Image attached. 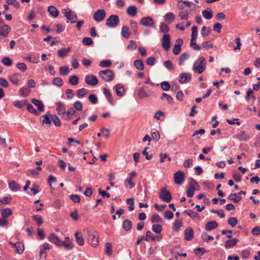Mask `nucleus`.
<instances>
[{"label":"nucleus","instance_id":"48","mask_svg":"<svg viewBox=\"0 0 260 260\" xmlns=\"http://www.w3.org/2000/svg\"><path fill=\"white\" fill-rule=\"evenodd\" d=\"M52 83L54 85L57 86L58 87H60L63 85V82L61 78L55 77L53 79Z\"/></svg>","mask_w":260,"mask_h":260},{"label":"nucleus","instance_id":"47","mask_svg":"<svg viewBox=\"0 0 260 260\" xmlns=\"http://www.w3.org/2000/svg\"><path fill=\"white\" fill-rule=\"evenodd\" d=\"M159 29L161 32L164 33L165 34H167V33L170 30L169 27L165 23H160Z\"/></svg>","mask_w":260,"mask_h":260},{"label":"nucleus","instance_id":"28","mask_svg":"<svg viewBox=\"0 0 260 260\" xmlns=\"http://www.w3.org/2000/svg\"><path fill=\"white\" fill-rule=\"evenodd\" d=\"M14 247L16 248V251L18 254H21L23 252L24 249L23 244L20 242L15 243L14 245Z\"/></svg>","mask_w":260,"mask_h":260},{"label":"nucleus","instance_id":"16","mask_svg":"<svg viewBox=\"0 0 260 260\" xmlns=\"http://www.w3.org/2000/svg\"><path fill=\"white\" fill-rule=\"evenodd\" d=\"M193 229L190 227L187 228L184 231V239L186 241H189L193 239Z\"/></svg>","mask_w":260,"mask_h":260},{"label":"nucleus","instance_id":"21","mask_svg":"<svg viewBox=\"0 0 260 260\" xmlns=\"http://www.w3.org/2000/svg\"><path fill=\"white\" fill-rule=\"evenodd\" d=\"M31 102L38 107V109L39 111H43L44 110V106L41 101L32 99L31 100Z\"/></svg>","mask_w":260,"mask_h":260},{"label":"nucleus","instance_id":"17","mask_svg":"<svg viewBox=\"0 0 260 260\" xmlns=\"http://www.w3.org/2000/svg\"><path fill=\"white\" fill-rule=\"evenodd\" d=\"M22 76L20 73H15L9 77L10 81L14 85H18Z\"/></svg>","mask_w":260,"mask_h":260},{"label":"nucleus","instance_id":"62","mask_svg":"<svg viewBox=\"0 0 260 260\" xmlns=\"http://www.w3.org/2000/svg\"><path fill=\"white\" fill-rule=\"evenodd\" d=\"M126 203L129 205L128 207V210L130 211L134 210V202L133 198H128L126 200Z\"/></svg>","mask_w":260,"mask_h":260},{"label":"nucleus","instance_id":"60","mask_svg":"<svg viewBox=\"0 0 260 260\" xmlns=\"http://www.w3.org/2000/svg\"><path fill=\"white\" fill-rule=\"evenodd\" d=\"M161 89L164 91H168L171 87L170 84L167 81H163L160 84Z\"/></svg>","mask_w":260,"mask_h":260},{"label":"nucleus","instance_id":"14","mask_svg":"<svg viewBox=\"0 0 260 260\" xmlns=\"http://www.w3.org/2000/svg\"><path fill=\"white\" fill-rule=\"evenodd\" d=\"M61 246H63L67 250H70L73 248L72 240L69 237H66L63 241H61Z\"/></svg>","mask_w":260,"mask_h":260},{"label":"nucleus","instance_id":"20","mask_svg":"<svg viewBox=\"0 0 260 260\" xmlns=\"http://www.w3.org/2000/svg\"><path fill=\"white\" fill-rule=\"evenodd\" d=\"M11 29L9 25L5 24L0 28V36L7 37Z\"/></svg>","mask_w":260,"mask_h":260},{"label":"nucleus","instance_id":"8","mask_svg":"<svg viewBox=\"0 0 260 260\" xmlns=\"http://www.w3.org/2000/svg\"><path fill=\"white\" fill-rule=\"evenodd\" d=\"M140 24L145 27H152L154 25V21L151 17L147 16L140 19Z\"/></svg>","mask_w":260,"mask_h":260},{"label":"nucleus","instance_id":"33","mask_svg":"<svg viewBox=\"0 0 260 260\" xmlns=\"http://www.w3.org/2000/svg\"><path fill=\"white\" fill-rule=\"evenodd\" d=\"M12 210L8 208L2 209L1 214L3 218H6L12 215Z\"/></svg>","mask_w":260,"mask_h":260},{"label":"nucleus","instance_id":"15","mask_svg":"<svg viewBox=\"0 0 260 260\" xmlns=\"http://www.w3.org/2000/svg\"><path fill=\"white\" fill-rule=\"evenodd\" d=\"M191 75L190 73H182L180 75L179 81L181 84L187 83L191 80Z\"/></svg>","mask_w":260,"mask_h":260},{"label":"nucleus","instance_id":"39","mask_svg":"<svg viewBox=\"0 0 260 260\" xmlns=\"http://www.w3.org/2000/svg\"><path fill=\"white\" fill-rule=\"evenodd\" d=\"M189 54L188 53H182L179 58L178 63L179 66H182L184 63V61L189 58Z\"/></svg>","mask_w":260,"mask_h":260},{"label":"nucleus","instance_id":"29","mask_svg":"<svg viewBox=\"0 0 260 260\" xmlns=\"http://www.w3.org/2000/svg\"><path fill=\"white\" fill-rule=\"evenodd\" d=\"M75 237L76 241L78 245L80 246H83L84 245V238L79 233L76 232L75 234Z\"/></svg>","mask_w":260,"mask_h":260},{"label":"nucleus","instance_id":"38","mask_svg":"<svg viewBox=\"0 0 260 260\" xmlns=\"http://www.w3.org/2000/svg\"><path fill=\"white\" fill-rule=\"evenodd\" d=\"M146 234L147 238H150L152 241H154L155 239L160 241L162 238L161 236H153L150 231H147Z\"/></svg>","mask_w":260,"mask_h":260},{"label":"nucleus","instance_id":"34","mask_svg":"<svg viewBox=\"0 0 260 260\" xmlns=\"http://www.w3.org/2000/svg\"><path fill=\"white\" fill-rule=\"evenodd\" d=\"M228 199L233 201L235 203H238L241 200L242 197L240 196H238L236 193H231L228 197Z\"/></svg>","mask_w":260,"mask_h":260},{"label":"nucleus","instance_id":"22","mask_svg":"<svg viewBox=\"0 0 260 260\" xmlns=\"http://www.w3.org/2000/svg\"><path fill=\"white\" fill-rule=\"evenodd\" d=\"M48 11L51 16L56 18L59 15V11L57 9L53 6H50L48 7Z\"/></svg>","mask_w":260,"mask_h":260},{"label":"nucleus","instance_id":"56","mask_svg":"<svg viewBox=\"0 0 260 260\" xmlns=\"http://www.w3.org/2000/svg\"><path fill=\"white\" fill-rule=\"evenodd\" d=\"M27 106V111L31 113H32L34 114H35V115H39V113L38 111H37L34 107L33 106L31 105V104H27L26 105Z\"/></svg>","mask_w":260,"mask_h":260},{"label":"nucleus","instance_id":"44","mask_svg":"<svg viewBox=\"0 0 260 260\" xmlns=\"http://www.w3.org/2000/svg\"><path fill=\"white\" fill-rule=\"evenodd\" d=\"M151 137L152 138V139L155 141L157 142L159 139H160V135L157 130L154 129L151 131Z\"/></svg>","mask_w":260,"mask_h":260},{"label":"nucleus","instance_id":"63","mask_svg":"<svg viewBox=\"0 0 260 260\" xmlns=\"http://www.w3.org/2000/svg\"><path fill=\"white\" fill-rule=\"evenodd\" d=\"M228 222V224L231 225L232 227H234L238 223V220L235 217H230L229 218Z\"/></svg>","mask_w":260,"mask_h":260},{"label":"nucleus","instance_id":"12","mask_svg":"<svg viewBox=\"0 0 260 260\" xmlns=\"http://www.w3.org/2000/svg\"><path fill=\"white\" fill-rule=\"evenodd\" d=\"M68 12L66 13V17L68 21L67 22L70 21L71 23H74L77 22L78 17L76 14H74L72 11L68 8Z\"/></svg>","mask_w":260,"mask_h":260},{"label":"nucleus","instance_id":"27","mask_svg":"<svg viewBox=\"0 0 260 260\" xmlns=\"http://www.w3.org/2000/svg\"><path fill=\"white\" fill-rule=\"evenodd\" d=\"M138 12L137 8L135 6H131L129 7L126 10L127 14L132 17H134L136 15Z\"/></svg>","mask_w":260,"mask_h":260},{"label":"nucleus","instance_id":"49","mask_svg":"<svg viewBox=\"0 0 260 260\" xmlns=\"http://www.w3.org/2000/svg\"><path fill=\"white\" fill-rule=\"evenodd\" d=\"M88 92H89V91L87 89H85L84 88H81V89H80L77 90V96L78 98L83 97L85 95L87 94Z\"/></svg>","mask_w":260,"mask_h":260},{"label":"nucleus","instance_id":"57","mask_svg":"<svg viewBox=\"0 0 260 260\" xmlns=\"http://www.w3.org/2000/svg\"><path fill=\"white\" fill-rule=\"evenodd\" d=\"M152 230L157 234H159L162 231V226L158 224H153L152 226Z\"/></svg>","mask_w":260,"mask_h":260},{"label":"nucleus","instance_id":"51","mask_svg":"<svg viewBox=\"0 0 260 260\" xmlns=\"http://www.w3.org/2000/svg\"><path fill=\"white\" fill-rule=\"evenodd\" d=\"M29 92L30 90L25 87H23L19 89L20 94L24 97H27Z\"/></svg>","mask_w":260,"mask_h":260},{"label":"nucleus","instance_id":"52","mask_svg":"<svg viewBox=\"0 0 260 260\" xmlns=\"http://www.w3.org/2000/svg\"><path fill=\"white\" fill-rule=\"evenodd\" d=\"M112 64L110 60H103L100 62L99 66L102 68H108Z\"/></svg>","mask_w":260,"mask_h":260},{"label":"nucleus","instance_id":"5","mask_svg":"<svg viewBox=\"0 0 260 260\" xmlns=\"http://www.w3.org/2000/svg\"><path fill=\"white\" fill-rule=\"evenodd\" d=\"M88 242L93 247H96L99 244V238L97 233L95 231L93 232H88Z\"/></svg>","mask_w":260,"mask_h":260},{"label":"nucleus","instance_id":"26","mask_svg":"<svg viewBox=\"0 0 260 260\" xmlns=\"http://www.w3.org/2000/svg\"><path fill=\"white\" fill-rule=\"evenodd\" d=\"M238 241V239L236 238L228 240L225 242L224 247L226 248L233 247L236 245Z\"/></svg>","mask_w":260,"mask_h":260},{"label":"nucleus","instance_id":"19","mask_svg":"<svg viewBox=\"0 0 260 260\" xmlns=\"http://www.w3.org/2000/svg\"><path fill=\"white\" fill-rule=\"evenodd\" d=\"M56 111L58 115H63L66 114V107L61 102H58L56 104Z\"/></svg>","mask_w":260,"mask_h":260},{"label":"nucleus","instance_id":"13","mask_svg":"<svg viewBox=\"0 0 260 260\" xmlns=\"http://www.w3.org/2000/svg\"><path fill=\"white\" fill-rule=\"evenodd\" d=\"M48 240L57 246H61V240L54 233H51L48 238Z\"/></svg>","mask_w":260,"mask_h":260},{"label":"nucleus","instance_id":"41","mask_svg":"<svg viewBox=\"0 0 260 260\" xmlns=\"http://www.w3.org/2000/svg\"><path fill=\"white\" fill-rule=\"evenodd\" d=\"M135 67L139 70H143L144 66L143 62L141 59H137L134 61Z\"/></svg>","mask_w":260,"mask_h":260},{"label":"nucleus","instance_id":"18","mask_svg":"<svg viewBox=\"0 0 260 260\" xmlns=\"http://www.w3.org/2000/svg\"><path fill=\"white\" fill-rule=\"evenodd\" d=\"M217 226V222L214 220H212L208 221L206 223L205 229L207 231H211L216 229Z\"/></svg>","mask_w":260,"mask_h":260},{"label":"nucleus","instance_id":"36","mask_svg":"<svg viewBox=\"0 0 260 260\" xmlns=\"http://www.w3.org/2000/svg\"><path fill=\"white\" fill-rule=\"evenodd\" d=\"M104 93L108 101L111 104H113V99L112 94L110 93L109 90L107 88L104 89Z\"/></svg>","mask_w":260,"mask_h":260},{"label":"nucleus","instance_id":"50","mask_svg":"<svg viewBox=\"0 0 260 260\" xmlns=\"http://www.w3.org/2000/svg\"><path fill=\"white\" fill-rule=\"evenodd\" d=\"M196 40L197 39H194V40L191 39L190 45L194 50L199 51L201 50V47L199 45L197 44Z\"/></svg>","mask_w":260,"mask_h":260},{"label":"nucleus","instance_id":"46","mask_svg":"<svg viewBox=\"0 0 260 260\" xmlns=\"http://www.w3.org/2000/svg\"><path fill=\"white\" fill-rule=\"evenodd\" d=\"M201 238L203 241L206 242H209L210 241L214 240V237L212 236L207 235V234L205 232L202 233Z\"/></svg>","mask_w":260,"mask_h":260},{"label":"nucleus","instance_id":"64","mask_svg":"<svg viewBox=\"0 0 260 260\" xmlns=\"http://www.w3.org/2000/svg\"><path fill=\"white\" fill-rule=\"evenodd\" d=\"M16 67L23 72H24L27 70L26 65L23 62H19L17 63Z\"/></svg>","mask_w":260,"mask_h":260},{"label":"nucleus","instance_id":"54","mask_svg":"<svg viewBox=\"0 0 260 260\" xmlns=\"http://www.w3.org/2000/svg\"><path fill=\"white\" fill-rule=\"evenodd\" d=\"M59 74L61 75H67L69 73V69L68 66L61 67L59 69Z\"/></svg>","mask_w":260,"mask_h":260},{"label":"nucleus","instance_id":"1","mask_svg":"<svg viewBox=\"0 0 260 260\" xmlns=\"http://www.w3.org/2000/svg\"><path fill=\"white\" fill-rule=\"evenodd\" d=\"M206 64L205 57H200L193 63L192 70L197 74H202L206 70Z\"/></svg>","mask_w":260,"mask_h":260},{"label":"nucleus","instance_id":"7","mask_svg":"<svg viewBox=\"0 0 260 260\" xmlns=\"http://www.w3.org/2000/svg\"><path fill=\"white\" fill-rule=\"evenodd\" d=\"M51 114L49 113H47L46 114L43 115L41 116V119L43 125H44L45 127L48 128L50 127L52 121H51Z\"/></svg>","mask_w":260,"mask_h":260},{"label":"nucleus","instance_id":"53","mask_svg":"<svg viewBox=\"0 0 260 260\" xmlns=\"http://www.w3.org/2000/svg\"><path fill=\"white\" fill-rule=\"evenodd\" d=\"M12 200V197L10 196H6L0 199V205L1 204H8L10 203Z\"/></svg>","mask_w":260,"mask_h":260},{"label":"nucleus","instance_id":"3","mask_svg":"<svg viewBox=\"0 0 260 260\" xmlns=\"http://www.w3.org/2000/svg\"><path fill=\"white\" fill-rule=\"evenodd\" d=\"M120 22L119 18L117 15H111L106 20V25L109 27L114 28Z\"/></svg>","mask_w":260,"mask_h":260},{"label":"nucleus","instance_id":"23","mask_svg":"<svg viewBox=\"0 0 260 260\" xmlns=\"http://www.w3.org/2000/svg\"><path fill=\"white\" fill-rule=\"evenodd\" d=\"M71 48L68 47L67 48H62L57 51V55L60 58L66 57L68 53L70 52Z\"/></svg>","mask_w":260,"mask_h":260},{"label":"nucleus","instance_id":"42","mask_svg":"<svg viewBox=\"0 0 260 260\" xmlns=\"http://www.w3.org/2000/svg\"><path fill=\"white\" fill-rule=\"evenodd\" d=\"M32 219L37 222V225L38 226H41L43 223L42 217L40 215H34L32 216Z\"/></svg>","mask_w":260,"mask_h":260},{"label":"nucleus","instance_id":"61","mask_svg":"<svg viewBox=\"0 0 260 260\" xmlns=\"http://www.w3.org/2000/svg\"><path fill=\"white\" fill-rule=\"evenodd\" d=\"M138 96L141 99L145 98L148 96V94L146 93L144 89V87H142L138 92Z\"/></svg>","mask_w":260,"mask_h":260},{"label":"nucleus","instance_id":"45","mask_svg":"<svg viewBox=\"0 0 260 260\" xmlns=\"http://www.w3.org/2000/svg\"><path fill=\"white\" fill-rule=\"evenodd\" d=\"M69 83L72 85H76L79 82V78L76 75L71 76L69 79Z\"/></svg>","mask_w":260,"mask_h":260},{"label":"nucleus","instance_id":"9","mask_svg":"<svg viewBox=\"0 0 260 260\" xmlns=\"http://www.w3.org/2000/svg\"><path fill=\"white\" fill-rule=\"evenodd\" d=\"M106 15V13L104 10L99 9L94 13L93 18L95 21L100 22L105 19Z\"/></svg>","mask_w":260,"mask_h":260},{"label":"nucleus","instance_id":"55","mask_svg":"<svg viewBox=\"0 0 260 260\" xmlns=\"http://www.w3.org/2000/svg\"><path fill=\"white\" fill-rule=\"evenodd\" d=\"M162 220V219L160 216L157 214L153 215L151 218V222L152 223L160 222H161Z\"/></svg>","mask_w":260,"mask_h":260},{"label":"nucleus","instance_id":"25","mask_svg":"<svg viewBox=\"0 0 260 260\" xmlns=\"http://www.w3.org/2000/svg\"><path fill=\"white\" fill-rule=\"evenodd\" d=\"M9 187L13 191H18L21 188L20 185L15 181H11L9 183Z\"/></svg>","mask_w":260,"mask_h":260},{"label":"nucleus","instance_id":"2","mask_svg":"<svg viewBox=\"0 0 260 260\" xmlns=\"http://www.w3.org/2000/svg\"><path fill=\"white\" fill-rule=\"evenodd\" d=\"M100 77L107 82H110L113 80L114 74L111 70L107 69L106 70H102L100 71Z\"/></svg>","mask_w":260,"mask_h":260},{"label":"nucleus","instance_id":"31","mask_svg":"<svg viewBox=\"0 0 260 260\" xmlns=\"http://www.w3.org/2000/svg\"><path fill=\"white\" fill-rule=\"evenodd\" d=\"M122 228L125 231H129L132 228V223L131 220L128 219L124 220L123 221Z\"/></svg>","mask_w":260,"mask_h":260},{"label":"nucleus","instance_id":"32","mask_svg":"<svg viewBox=\"0 0 260 260\" xmlns=\"http://www.w3.org/2000/svg\"><path fill=\"white\" fill-rule=\"evenodd\" d=\"M131 32L129 31V28L126 26H123L121 29V35L124 38L127 39L129 37Z\"/></svg>","mask_w":260,"mask_h":260},{"label":"nucleus","instance_id":"58","mask_svg":"<svg viewBox=\"0 0 260 260\" xmlns=\"http://www.w3.org/2000/svg\"><path fill=\"white\" fill-rule=\"evenodd\" d=\"M82 43L86 46H89L93 43V40L89 37H84L82 39Z\"/></svg>","mask_w":260,"mask_h":260},{"label":"nucleus","instance_id":"59","mask_svg":"<svg viewBox=\"0 0 260 260\" xmlns=\"http://www.w3.org/2000/svg\"><path fill=\"white\" fill-rule=\"evenodd\" d=\"M183 225L181 220L177 219L174 223V228L175 230L178 232L180 230V228Z\"/></svg>","mask_w":260,"mask_h":260},{"label":"nucleus","instance_id":"11","mask_svg":"<svg viewBox=\"0 0 260 260\" xmlns=\"http://www.w3.org/2000/svg\"><path fill=\"white\" fill-rule=\"evenodd\" d=\"M85 82L89 85L95 86L98 84V79L93 75H87L85 78Z\"/></svg>","mask_w":260,"mask_h":260},{"label":"nucleus","instance_id":"6","mask_svg":"<svg viewBox=\"0 0 260 260\" xmlns=\"http://www.w3.org/2000/svg\"><path fill=\"white\" fill-rule=\"evenodd\" d=\"M161 46L165 51H168L171 46V37L169 34H164L161 39Z\"/></svg>","mask_w":260,"mask_h":260},{"label":"nucleus","instance_id":"4","mask_svg":"<svg viewBox=\"0 0 260 260\" xmlns=\"http://www.w3.org/2000/svg\"><path fill=\"white\" fill-rule=\"evenodd\" d=\"M159 198L166 203H169L172 200V195L166 188L162 187L159 193Z\"/></svg>","mask_w":260,"mask_h":260},{"label":"nucleus","instance_id":"43","mask_svg":"<svg viewBox=\"0 0 260 260\" xmlns=\"http://www.w3.org/2000/svg\"><path fill=\"white\" fill-rule=\"evenodd\" d=\"M1 62L4 65L6 66H11L13 63L12 60L8 56L4 57L2 59Z\"/></svg>","mask_w":260,"mask_h":260},{"label":"nucleus","instance_id":"24","mask_svg":"<svg viewBox=\"0 0 260 260\" xmlns=\"http://www.w3.org/2000/svg\"><path fill=\"white\" fill-rule=\"evenodd\" d=\"M237 138L241 141H247L250 139V136L245 133V131H243L237 135Z\"/></svg>","mask_w":260,"mask_h":260},{"label":"nucleus","instance_id":"30","mask_svg":"<svg viewBox=\"0 0 260 260\" xmlns=\"http://www.w3.org/2000/svg\"><path fill=\"white\" fill-rule=\"evenodd\" d=\"M165 19L169 24L173 22L175 18V15L172 12H168L164 16Z\"/></svg>","mask_w":260,"mask_h":260},{"label":"nucleus","instance_id":"10","mask_svg":"<svg viewBox=\"0 0 260 260\" xmlns=\"http://www.w3.org/2000/svg\"><path fill=\"white\" fill-rule=\"evenodd\" d=\"M184 174L183 172L178 171L174 174V180L176 184H181L184 181Z\"/></svg>","mask_w":260,"mask_h":260},{"label":"nucleus","instance_id":"37","mask_svg":"<svg viewBox=\"0 0 260 260\" xmlns=\"http://www.w3.org/2000/svg\"><path fill=\"white\" fill-rule=\"evenodd\" d=\"M202 14L204 18L207 20H209L213 17V12L211 9L209 11L207 10H203Z\"/></svg>","mask_w":260,"mask_h":260},{"label":"nucleus","instance_id":"40","mask_svg":"<svg viewBox=\"0 0 260 260\" xmlns=\"http://www.w3.org/2000/svg\"><path fill=\"white\" fill-rule=\"evenodd\" d=\"M51 121L53 122L56 126H60L61 123L59 118L55 114H51Z\"/></svg>","mask_w":260,"mask_h":260},{"label":"nucleus","instance_id":"35","mask_svg":"<svg viewBox=\"0 0 260 260\" xmlns=\"http://www.w3.org/2000/svg\"><path fill=\"white\" fill-rule=\"evenodd\" d=\"M115 88L117 95L121 96L124 91L123 86L121 84H117L115 85Z\"/></svg>","mask_w":260,"mask_h":260}]
</instances>
